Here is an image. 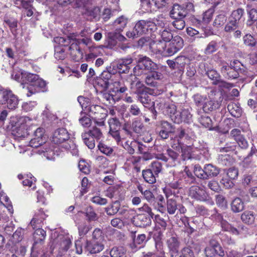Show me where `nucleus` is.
I'll return each instance as SVG.
<instances>
[{
  "instance_id": "nucleus-18",
  "label": "nucleus",
  "mask_w": 257,
  "mask_h": 257,
  "mask_svg": "<svg viewBox=\"0 0 257 257\" xmlns=\"http://www.w3.org/2000/svg\"><path fill=\"white\" fill-rule=\"evenodd\" d=\"M179 176L183 187H187L196 181L195 177L189 171L180 173Z\"/></svg>"
},
{
  "instance_id": "nucleus-5",
  "label": "nucleus",
  "mask_w": 257,
  "mask_h": 257,
  "mask_svg": "<svg viewBox=\"0 0 257 257\" xmlns=\"http://www.w3.org/2000/svg\"><path fill=\"white\" fill-rule=\"evenodd\" d=\"M138 63L133 69L135 75H141L143 73L144 70L153 71L158 69V65L146 56H140Z\"/></svg>"
},
{
  "instance_id": "nucleus-15",
  "label": "nucleus",
  "mask_w": 257,
  "mask_h": 257,
  "mask_svg": "<svg viewBox=\"0 0 257 257\" xmlns=\"http://www.w3.org/2000/svg\"><path fill=\"white\" fill-rule=\"evenodd\" d=\"M151 218H153V217H150L149 215L141 213L134 217L133 222L137 226L145 227L151 224Z\"/></svg>"
},
{
  "instance_id": "nucleus-26",
  "label": "nucleus",
  "mask_w": 257,
  "mask_h": 257,
  "mask_svg": "<svg viewBox=\"0 0 257 257\" xmlns=\"http://www.w3.org/2000/svg\"><path fill=\"white\" fill-rule=\"evenodd\" d=\"M30 127H21L17 125L16 127L14 128L12 130V135L14 136L15 139L25 138L26 136L28 135L30 133Z\"/></svg>"
},
{
  "instance_id": "nucleus-30",
  "label": "nucleus",
  "mask_w": 257,
  "mask_h": 257,
  "mask_svg": "<svg viewBox=\"0 0 257 257\" xmlns=\"http://www.w3.org/2000/svg\"><path fill=\"white\" fill-rule=\"evenodd\" d=\"M81 212L85 214L87 220L89 222L97 220L98 219L97 214L95 213L93 208L91 206L87 207L84 209V211Z\"/></svg>"
},
{
  "instance_id": "nucleus-40",
  "label": "nucleus",
  "mask_w": 257,
  "mask_h": 257,
  "mask_svg": "<svg viewBox=\"0 0 257 257\" xmlns=\"http://www.w3.org/2000/svg\"><path fill=\"white\" fill-rule=\"evenodd\" d=\"M113 91L115 92L124 93L127 89L123 80L122 79L114 81L113 83Z\"/></svg>"
},
{
  "instance_id": "nucleus-1",
  "label": "nucleus",
  "mask_w": 257,
  "mask_h": 257,
  "mask_svg": "<svg viewBox=\"0 0 257 257\" xmlns=\"http://www.w3.org/2000/svg\"><path fill=\"white\" fill-rule=\"evenodd\" d=\"M69 136L67 130L64 128H58L55 131L52 141L56 144L62 145V147L69 150L73 155H78V151L73 142L69 140Z\"/></svg>"
},
{
  "instance_id": "nucleus-14",
  "label": "nucleus",
  "mask_w": 257,
  "mask_h": 257,
  "mask_svg": "<svg viewBox=\"0 0 257 257\" xmlns=\"http://www.w3.org/2000/svg\"><path fill=\"white\" fill-rule=\"evenodd\" d=\"M170 15L173 19H184L187 16V10L184 5L174 4L170 11Z\"/></svg>"
},
{
  "instance_id": "nucleus-43",
  "label": "nucleus",
  "mask_w": 257,
  "mask_h": 257,
  "mask_svg": "<svg viewBox=\"0 0 257 257\" xmlns=\"http://www.w3.org/2000/svg\"><path fill=\"white\" fill-rule=\"evenodd\" d=\"M215 201L216 204L219 207L222 209H225L227 208V201L225 197L222 195H216L215 196Z\"/></svg>"
},
{
  "instance_id": "nucleus-59",
  "label": "nucleus",
  "mask_w": 257,
  "mask_h": 257,
  "mask_svg": "<svg viewBox=\"0 0 257 257\" xmlns=\"http://www.w3.org/2000/svg\"><path fill=\"white\" fill-rule=\"evenodd\" d=\"M98 148L101 153L106 155H110L113 152L112 148L103 143H99Z\"/></svg>"
},
{
  "instance_id": "nucleus-2",
  "label": "nucleus",
  "mask_w": 257,
  "mask_h": 257,
  "mask_svg": "<svg viewBox=\"0 0 257 257\" xmlns=\"http://www.w3.org/2000/svg\"><path fill=\"white\" fill-rule=\"evenodd\" d=\"M34 233V243L32 247V254L35 257H48L50 254L52 253V250L50 252L42 247L46 237V231L40 227H37Z\"/></svg>"
},
{
  "instance_id": "nucleus-47",
  "label": "nucleus",
  "mask_w": 257,
  "mask_h": 257,
  "mask_svg": "<svg viewBox=\"0 0 257 257\" xmlns=\"http://www.w3.org/2000/svg\"><path fill=\"white\" fill-rule=\"evenodd\" d=\"M218 47L217 42L215 41H212L207 45L204 52L207 55L211 54L216 51Z\"/></svg>"
},
{
  "instance_id": "nucleus-12",
  "label": "nucleus",
  "mask_w": 257,
  "mask_h": 257,
  "mask_svg": "<svg viewBox=\"0 0 257 257\" xmlns=\"http://www.w3.org/2000/svg\"><path fill=\"white\" fill-rule=\"evenodd\" d=\"M80 41L77 39H71L69 42V50L70 53L73 59L78 61L83 55L82 51L80 49L79 46Z\"/></svg>"
},
{
  "instance_id": "nucleus-42",
  "label": "nucleus",
  "mask_w": 257,
  "mask_h": 257,
  "mask_svg": "<svg viewBox=\"0 0 257 257\" xmlns=\"http://www.w3.org/2000/svg\"><path fill=\"white\" fill-rule=\"evenodd\" d=\"M132 238L134 239V242L132 244H131V247L133 248H140L141 247V246H138L137 245H143V243L145 242L146 239V236L145 234H139L137 238H135L134 237V234H132Z\"/></svg>"
},
{
  "instance_id": "nucleus-22",
  "label": "nucleus",
  "mask_w": 257,
  "mask_h": 257,
  "mask_svg": "<svg viewBox=\"0 0 257 257\" xmlns=\"http://www.w3.org/2000/svg\"><path fill=\"white\" fill-rule=\"evenodd\" d=\"M205 180L217 176L220 173V169L211 164L204 166Z\"/></svg>"
},
{
  "instance_id": "nucleus-21",
  "label": "nucleus",
  "mask_w": 257,
  "mask_h": 257,
  "mask_svg": "<svg viewBox=\"0 0 257 257\" xmlns=\"http://www.w3.org/2000/svg\"><path fill=\"white\" fill-rule=\"evenodd\" d=\"M0 200L2 204V206L4 208L3 212L8 211L10 215L13 213V208L10 201L9 198L6 195L4 192H1L0 194Z\"/></svg>"
},
{
  "instance_id": "nucleus-54",
  "label": "nucleus",
  "mask_w": 257,
  "mask_h": 257,
  "mask_svg": "<svg viewBox=\"0 0 257 257\" xmlns=\"http://www.w3.org/2000/svg\"><path fill=\"white\" fill-rule=\"evenodd\" d=\"M125 252L123 247H113L110 251V255L111 257H121Z\"/></svg>"
},
{
  "instance_id": "nucleus-60",
  "label": "nucleus",
  "mask_w": 257,
  "mask_h": 257,
  "mask_svg": "<svg viewBox=\"0 0 257 257\" xmlns=\"http://www.w3.org/2000/svg\"><path fill=\"white\" fill-rule=\"evenodd\" d=\"M226 21V17L224 14H220L218 15L214 21V26L218 27L219 26H221L224 25V24Z\"/></svg>"
},
{
  "instance_id": "nucleus-3",
  "label": "nucleus",
  "mask_w": 257,
  "mask_h": 257,
  "mask_svg": "<svg viewBox=\"0 0 257 257\" xmlns=\"http://www.w3.org/2000/svg\"><path fill=\"white\" fill-rule=\"evenodd\" d=\"M154 30H155V24L153 22L140 20L136 24L132 31L127 32L126 35L129 38L134 39Z\"/></svg>"
},
{
  "instance_id": "nucleus-48",
  "label": "nucleus",
  "mask_w": 257,
  "mask_h": 257,
  "mask_svg": "<svg viewBox=\"0 0 257 257\" xmlns=\"http://www.w3.org/2000/svg\"><path fill=\"white\" fill-rule=\"evenodd\" d=\"M32 119L27 116H19L18 125L21 127L30 128Z\"/></svg>"
},
{
  "instance_id": "nucleus-64",
  "label": "nucleus",
  "mask_w": 257,
  "mask_h": 257,
  "mask_svg": "<svg viewBox=\"0 0 257 257\" xmlns=\"http://www.w3.org/2000/svg\"><path fill=\"white\" fill-rule=\"evenodd\" d=\"M244 44L249 46H254L255 45V40L250 34H246L243 37Z\"/></svg>"
},
{
  "instance_id": "nucleus-28",
  "label": "nucleus",
  "mask_w": 257,
  "mask_h": 257,
  "mask_svg": "<svg viewBox=\"0 0 257 257\" xmlns=\"http://www.w3.org/2000/svg\"><path fill=\"white\" fill-rule=\"evenodd\" d=\"M189 128H179L177 131L176 138L181 142L182 140H189L193 136L191 132H190Z\"/></svg>"
},
{
  "instance_id": "nucleus-7",
  "label": "nucleus",
  "mask_w": 257,
  "mask_h": 257,
  "mask_svg": "<svg viewBox=\"0 0 257 257\" xmlns=\"http://www.w3.org/2000/svg\"><path fill=\"white\" fill-rule=\"evenodd\" d=\"M240 69V62L238 61L231 62L230 65L224 63L221 65V72L228 79H235L239 76L238 70Z\"/></svg>"
},
{
  "instance_id": "nucleus-62",
  "label": "nucleus",
  "mask_w": 257,
  "mask_h": 257,
  "mask_svg": "<svg viewBox=\"0 0 257 257\" xmlns=\"http://www.w3.org/2000/svg\"><path fill=\"white\" fill-rule=\"evenodd\" d=\"M46 140L34 138L30 142V145L32 148H38L45 143Z\"/></svg>"
},
{
  "instance_id": "nucleus-36",
  "label": "nucleus",
  "mask_w": 257,
  "mask_h": 257,
  "mask_svg": "<svg viewBox=\"0 0 257 257\" xmlns=\"http://www.w3.org/2000/svg\"><path fill=\"white\" fill-rule=\"evenodd\" d=\"M85 145L90 149H93L95 146V140L90 136L88 133L85 132L81 135Z\"/></svg>"
},
{
  "instance_id": "nucleus-57",
  "label": "nucleus",
  "mask_w": 257,
  "mask_h": 257,
  "mask_svg": "<svg viewBox=\"0 0 257 257\" xmlns=\"http://www.w3.org/2000/svg\"><path fill=\"white\" fill-rule=\"evenodd\" d=\"M91 229L90 225L85 223H82L78 225V230L80 236H84Z\"/></svg>"
},
{
  "instance_id": "nucleus-61",
  "label": "nucleus",
  "mask_w": 257,
  "mask_h": 257,
  "mask_svg": "<svg viewBox=\"0 0 257 257\" xmlns=\"http://www.w3.org/2000/svg\"><path fill=\"white\" fill-rule=\"evenodd\" d=\"M25 73V71L20 70L19 71H14L12 74V78L14 80L21 82L23 83V74Z\"/></svg>"
},
{
  "instance_id": "nucleus-33",
  "label": "nucleus",
  "mask_w": 257,
  "mask_h": 257,
  "mask_svg": "<svg viewBox=\"0 0 257 257\" xmlns=\"http://www.w3.org/2000/svg\"><path fill=\"white\" fill-rule=\"evenodd\" d=\"M142 175L145 181L149 184H153L156 181L157 177L151 170L147 169L143 170Z\"/></svg>"
},
{
  "instance_id": "nucleus-39",
  "label": "nucleus",
  "mask_w": 257,
  "mask_h": 257,
  "mask_svg": "<svg viewBox=\"0 0 257 257\" xmlns=\"http://www.w3.org/2000/svg\"><path fill=\"white\" fill-rule=\"evenodd\" d=\"M12 93L11 90L0 86V104H4Z\"/></svg>"
},
{
  "instance_id": "nucleus-55",
  "label": "nucleus",
  "mask_w": 257,
  "mask_h": 257,
  "mask_svg": "<svg viewBox=\"0 0 257 257\" xmlns=\"http://www.w3.org/2000/svg\"><path fill=\"white\" fill-rule=\"evenodd\" d=\"M6 24L9 27L12 33L15 34L18 27V21L13 18H10L5 20Z\"/></svg>"
},
{
  "instance_id": "nucleus-10",
  "label": "nucleus",
  "mask_w": 257,
  "mask_h": 257,
  "mask_svg": "<svg viewBox=\"0 0 257 257\" xmlns=\"http://www.w3.org/2000/svg\"><path fill=\"white\" fill-rule=\"evenodd\" d=\"M189 195L191 197L200 201H208L210 199L206 190L198 186H192L190 187Z\"/></svg>"
},
{
  "instance_id": "nucleus-50",
  "label": "nucleus",
  "mask_w": 257,
  "mask_h": 257,
  "mask_svg": "<svg viewBox=\"0 0 257 257\" xmlns=\"http://www.w3.org/2000/svg\"><path fill=\"white\" fill-rule=\"evenodd\" d=\"M207 75L208 78L212 81L213 84H218L219 83L220 76L216 71L210 70L207 71Z\"/></svg>"
},
{
  "instance_id": "nucleus-46",
  "label": "nucleus",
  "mask_w": 257,
  "mask_h": 257,
  "mask_svg": "<svg viewBox=\"0 0 257 257\" xmlns=\"http://www.w3.org/2000/svg\"><path fill=\"white\" fill-rule=\"evenodd\" d=\"M150 167L151 168L149 169L157 176H158V174L161 172L163 169L161 163L158 161H155L152 162Z\"/></svg>"
},
{
  "instance_id": "nucleus-37",
  "label": "nucleus",
  "mask_w": 257,
  "mask_h": 257,
  "mask_svg": "<svg viewBox=\"0 0 257 257\" xmlns=\"http://www.w3.org/2000/svg\"><path fill=\"white\" fill-rule=\"evenodd\" d=\"M178 208L176 201L173 198H169L167 201V210L169 214H174Z\"/></svg>"
},
{
  "instance_id": "nucleus-8",
  "label": "nucleus",
  "mask_w": 257,
  "mask_h": 257,
  "mask_svg": "<svg viewBox=\"0 0 257 257\" xmlns=\"http://www.w3.org/2000/svg\"><path fill=\"white\" fill-rule=\"evenodd\" d=\"M243 12V10L241 9H238L232 12L224 27V31L226 32L230 33L238 28Z\"/></svg>"
},
{
  "instance_id": "nucleus-41",
  "label": "nucleus",
  "mask_w": 257,
  "mask_h": 257,
  "mask_svg": "<svg viewBox=\"0 0 257 257\" xmlns=\"http://www.w3.org/2000/svg\"><path fill=\"white\" fill-rule=\"evenodd\" d=\"M120 204L119 202L115 201L108 207H106L105 211L108 215H113L116 214L119 210Z\"/></svg>"
},
{
  "instance_id": "nucleus-16",
  "label": "nucleus",
  "mask_w": 257,
  "mask_h": 257,
  "mask_svg": "<svg viewBox=\"0 0 257 257\" xmlns=\"http://www.w3.org/2000/svg\"><path fill=\"white\" fill-rule=\"evenodd\" d=\"M47 215L41 209L38 210L35 212V215L32 219L30 223L34 229L37 227H42L44 220L46 218Z\"/></svg>"
},
{
  "instance_id": "nucleus-45",
  "label": "nucleus",
  "mask_w": 257,
  "mask_h": 257,
  "mask_svg": "<svg viewBox=\"0 0 257 257\" xmlns=\"http://www.w3.org/2000/svg\"><path fill=\"white\" fill-rule=\"evenodd\" d=\"M160 35L162 40L166 42H170V40L174 37L171 33V30L167 28H165L162 31H160Z\"/></svg>"
},
{
  "instance_id": "nucleus-9",
  "label": "nucleus",
  "mask_w": 257,
  "mask_h": 257,
  "mask_svg": "<svg viewBox=\"0 0 257 257\" xmlns=\"http://www.w3.org/2000/svg\"><path fill=\"white\" fill-rule=\"evenodd\" d=\"M183 40L179 36H175L167 44V57L171 56L179 51L183 46Z\"/></svg>"
},
{
  "instance_id": "nucleus-17",
  "label": "nucleus",
  "mask_w": 257,
  "mask_h": 257,
  "mask_svg": "<svg viewBox=\"0 0 257 257\" xmlns=\"http://www.w3.org/2000/svg\"><path fill=\"white\" fill-rule=\"evenodd\" d=\"M104 246L101 242L92 240L86 241L84 249L90 253H96L102 250Z\"/></svg>"
},
{
  "instance_id": "nucleus-19",
  "label": "nucleus",
  "mask_w": 257,
  "mask_h": 257,
  "mask_svg": "<svg viewBox=\"0 0 257 257\" xmlns=\"http://www.w3.org/2000/svg\"><path fill=\"white\" fill-rule=\"evenodd\" d=\"M167 244L172 257H174V254H176L178 252L180 245L178 238L175 236L171 237L167 240Z\"/></svg>"
},
{
  "instance_id": "nucleus-32",
  "label": "nucleus",
  "mask_w": 257,
  "mask_h": 257,
  "mask_svg": "<svg viewBox=\"0 0 257 257\" xmlns=\"http://www.w3.org/2000/svg\"><path fill=\"white\" fill-rule=\"evenodd\" d=\"M100 9L97 7H91L87 8L84 12V15L88 19L91 20L96 18L100 13Z\"/></svg>"
},
{
  "instance_id": "nucleus-11",
  "label": "nucleus",
  "mask_w": 257,
  "mask_h": 257,
  "mask_svg": "<svg viewBox=\"0 0 257 257\" xmlns=\"http://www.w3.org/2000/svg\"><path fill=\"white\" fill-rule=\"evenodd\" d=\"M167 42L162 40H152L150 42V48L153 52L167 57Z\"/></svg>"
},
{
  "instance_id": "nucleus-63",
  "label": "nucleus",
  "mask_w": 257,
  "mask_h": 257,
  "mask_svg": "<svg viewBox=\"0 0 257 257\" xmlns=\"http://www.w3.org/2000/svg\"><path fill=\"white\" fill-rule=\"evenodd\" d=\"M24 234V229L22 228L17 229L13 235L14 241L15 242H19L21 241L23 239Z\"/></svg>"
},
{
  "instance_id": "nucleus-31",
  "label": "nucleus",
  "mask_w": 257,
  "mask_h": 257,
  "mask_svg": "<svg viewBox=\"0 0 257 257\" xmlns=\"http://www.w3.org/2000/svg\"><path fill=\"white\" fill-rule=\"evenodd\" d=\"M241 219L245 223L253 224L255 220L254 214L252 211H245L241 214Z\"/></svg>"
},
{
  "instance_id": "nucleus-6",
  "label": "nucleus",
  "mask_w": 257,
  "mask_h": 257,
  "mask_svg": "<svg viewBox=\"0 0 257 257\" xmlns=\"http://www.w3.org/2000/svg\"><path fill=\"white\" fill-rule=\"evenodd\" d=\"M131 85V89L137 94L138 99L145 107H149L153 105L154 102L151 101L150 95L140 81H137L135 87L133 83H132Z\"/></svg>"
},
{
  "instance_id": "nucleus-38",
  "label": "nucleus",
  "mask_w": 257,
  "mask_h": 257,
  "mask_svg": "<svg viewBox=\"0 0 257 257\" xmlns=\"http://www.w3.org/2000/svg\"><path fill=\"white\" fill-rule=\"evenodd\" d=\"M127 22V19L124 16H121L114 22V26L119 32H121L126 26Z\"/></svg>"
},
{
  "instance_id": "nucleus-23",
  "label": "nucleus",
  "mask_w": 257,
  "mask_h": 257,
  "mask_svg": "<svg viewBox=\"0 0 257 257\" xmlns=\"http://www.w3.org/2000/svg\"><path fill=\"white\" fill-rule=\"evenodd\" d=\"M133 61L131 57L119 59L117 63V68L122 73H127L130 69L129 65Z\"/></svg>"
},
{
  "instance_id": "nucleus-58",
  "label": "nucleus",
  "mask_w": 257,
  "mask_h": 257,
  "mask_svg": "<svg viewBox=\"0 0 257 257\" xmlns=\"http://www.w3.org/2000/svg\"><path fill=\"white\" fill-rule=\"evenodd\" d=\"M194 173L195 175L200 179L205 180V173L204 167L202 169L199 165H196L194 168Z\"/></svg>"
},
{
  "instance_id": "nucleus-44",
  "label": "nucleus",
  "mask_w": 257,
  "mask_h": 257,
  "mask_svg": "<svg viewBox=\"0 0 257 257\" xmlns=\"http://www.w3.org/2000/svg\"><path fill=\"white\" fill-rule=\"evenodd\" d=\"M38 75L29 73L25 71L23 74V83H30L31 85L33 86L36 79L37 78Z\"/></svg>"
},
{
  "instance_id": "nucleus-53",
  "label": "nucleus",
  "mask_w": 257,
  "mask_h": 257,
  "mask_svg": "<svg viewBox=\"0 0 257 257\" xmlns=\"http://www.w3.org/2000/svg\"><path fill=\"white\" fill-rule=\"evenodd\" d=\"M174 255V257H194L193 252L189 247H184L180 252L178 251Z\"/></svg>"
},
{
  "instance_id": "nucleus-13",
  "label": "nucleus",
  "mask_w": 257,
  "mask_h": 257,
  "mask_svg": "<svg viewBox=\"0 0 257 257\" xmlns=\"http://www.w3.org/2000/svg\"><path fill=\"white\" fill-rule=\"evenodd\" d=\"M109 134L115 139L117 144H120L121 143V138L120 134L117 130V127L120 126V123L117 119L116 118H112L109 121Z\"/></svg>"
},
{
  "instance_id": "nucleus-34",
  "label": "nucleus",
  "mask_w": 257,
  "mask_h": 257,
  "mask_svg": "<svg viewBox=\"0 0 257 257\" xmlns=\"http://www.w3.org/2000/svg\"><path fill=\"white\" fill-rule=\"evenodd\" d=\"M35 178L32 174H27L24 176V180L23 181V185L29 187H32V189L34 190L36 189Z\"/></svg>"
},
{
  "instance_id": "nucleus-35",
  "label": "nucleus",
  "mask_w": 257,
  "mask_h": 257,
  "mask_svg": "<svg viewBox=\"0 0 257 257\" xmlns=\"http://www.w3.org/2000/svg\"><path fill=\"white\" fill-rule=\"evenodd\" d=\"M90 136H92L97 142L102 140L103 138V134L101 130L96 126H93L86 132Z\"/></svg>"
},
{
  "instance_id": "nucleus-29",
  "label": "nucleus",
  "mask_w": 257,
  "mask_h": 257,
  "mask_svg": "<svg viewBox=\"0 0 257 257\" xmlns=\"http://www.w3.org/2000/svg\"><path fill=\"white\" fill-rule=\"evenodd\" d=\"M232 211L234 213L242 211L244 208V202L239 198H235L231 204Z\"/></svg>"
},
{
  "instance_id": "nucleus-56",
  "label": "nucleus",
  "mask_w": 257,
  "mask_h": 257,
  "mask_svg": "<svg viewBox=\"0 0 257 257\" xmlns=\"http://www.w3.org/2000/svg\"><path fill=\"white\" fill-rule=\"evenodd\" d=\"M132 126L134 131L137 134L141 135L145 131L144 126L143 123L139 120L133 122Z\"/></svg>"
},
{
  "instance_id": "nucleus-24",
  "label": "nucleus",
  "mask_w": 257,
  "mask_h": 257,
  "mask_svg": "<svg viewBox=\"0 0 257 257\" xmlns=\"http://www.w3.org/2000/svg\"><path fill=\"white\" fill-rule=\"evenodd\" d=\"M170 117L175 123H180L183 121L188 122L191 115V113H170Z\"/></svg>"
},
{
  "instance_id": "nucleus-25",
  "label": "nucleus",
  "mask_w": 257,
  "mask_h": 257,
  "mask_svg": "<svg viewBox=\"0 0 257 257\" xmlns=\"http://www.w3.org/2000/svg\"><path fill=\"white\" fill-rule=\"evenodd\" d=\"M18 104L19 99L18 97L13 93L4 105L9 110L14 111L18 107Z\"/></svg>"
},
{
  "instance_id": "nucleus-4",
  "label": "nucleus",
  "mask_w": 257,
  "mask_h": 257,
  "mask_svg": "<svg viewBox=\"0 0 257 257\" xmlns=\"http://www.w3.org/2000/svg\"><path fill=\"white\" fill-rule=\"evenodd\" d=\"M53 240L52 241V245H54V248L58 245L59 246V253L61 255H63L65 252L68 251V249L72 245V236L69 235L68 233L66 234H58L56 232H55L52 234Z\"/></svg>"
},
{
  "instance_id": "nucleus-49",
  "label": "nucleus",
  "mask_w": 257,
  "mask_h": 257,
  "mask_svg": "<svg viewBox=\"0 0 257 257\" xmlns=\"http://www.w3.org/2000/svg\"><path fill=\"white\" fill-rule=\"evenodd\" d=\"M112 77V74L107 70H104L100 75V79L103 81V87L107 88L109 86V80Z\"/></svg>"
},
{
  "instance_id": "nucleus-20",
  "label": "nucleus",
  "mask_w": 257,
  "mask_h": 257,
  "mask_svg": "<svg viewBox=\"0 0 257 257\" xmlns=\"http://www.w3.org/2000/svg\"><path fill=\"white\" fill-rule=\"evenodd\" d=\"M209 97L211 99L209 103V105H211L212 103L214 104V102H216V105H215L214 107L213 105H212L208 108L209 110L213 111L214 108L218 107L219 103L221 102V94L219 92H217L216 91L211 90L209 94Z\"/></svg>"
},
{
  "instance_id": "nucleus-52",
  "label": "nucleus",
  "mask_w": 257,
  "mask_h": 257,
  "mask_svg": "<svg viewBox=\"0 0 257 257\" xmlns=\"http://www.w3.org/2000/svg\"><path fill=\"white\" fill-rule=\"evenodd\" d=\"M138 145V142L136 141H131L130 143L128 141H126L124 144H122V147L127 150L130 154H133L135 153L136 145Z\"/></svg>"
},
{
  "instance_id": "nucleus-27",
  "label": "nucleus",
  "mask_w": 257,
  "mask_h": 257,
  "mask_svg": "<svg viewBox=\"0 0 257 257\" xmlns=\"http://www.w3.org/2000/svg\"><path fill=\"white\" fill-rule=\"evenodd\" d=\"M115 38H117L120 41H124L126 39L122 35L110 32L108 34V45L109 48H112L116 45Z\"/></svg>"
},
{
  "instance_id": "nucleus-51",
  "label": "nucleus",
  "mask_w": 257,
  "mask_h": 257,
  "mask_svg": "<svg viewBox=\"0 0 257 257\" xmlns=\"http://www.w3.org/2000/svg\"><path fill=\"white\" fill-rule=\"evenodd\" d=\"M199 121L203 126L206 127L212 126V119L207 113H204L199 118Z\"/></svg>"
}]
</instances>
